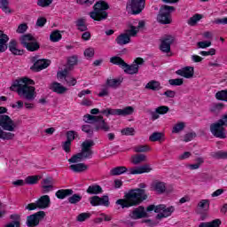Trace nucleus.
<instances>
[{"mask_svg": "<svg viewBox=\"0 0 227 227\" xmlns=\"http://www.w3.org/2000/svg\"><path fill=\"white\" fill-rule=\"evenodd\" d=\"M148 200L146 192L141 188L131 189L124 193V199H119L116 205H121V208H130V207H137L143 201Z\"/></svg>", "mask_w": 227, "mask_h": 227, "instance_id": "f257e3e1", "label": "nucleus"}, {"mask_svg": "<svg viewBox=\"0 0 227 227\" xmlns=\"http://www.w3.org/2000/svg\"><path fill=\"white\" fill-rule=\"evenodd\" d=\"M27 77L21 78L13 82L10 87L11 91H17L19 97L33 102L36 98V89L34 86L26 84Z\"/></svg>", "mask_w": 227, "mask_h": 227, "instance_id": "f03ea898", "label": "nucleus"}, {"mask_svg": "<svg viewBox=\"0 0 227 227\" xmlns=\"http://www.w3.org/2000/svg\"><path fill=\"white\" fill-rule=\"evenodd\" d=\"M95 146V142L91 139L85 140L82 143V151L74 155H73L68 162L70 164H77V162H82L86 159H91L93 157V150L91 147Z\"/></svg>", "mask_w": 227, "mask_h": 227, "instance_id": "7ed1b4c3", "label": "nucleus"}, {"mask_svg": "<svg viewBox=\"0 0 227 227\" xmlns=\"http://www.w3.org/2000/svg\"><path fill=\"white\" fill-rule=\"evenodd\" d=\"M109 8V4L104 0H99L96 2L93 6V11L90 12V17L93 20L100 22L101 20H106L108 17L107 9Z\"/></svg>", "mask_w": 227, "mask_h": 227, "instance_id": "20e7f679", "label": "nucleus"}, {"mask_svg": "<svg viewBox=\"0 0 227 227\" xmlns=\"http://www.w3.org/2000/svg\"><path fill=\"white\" fill-rule=\"evenodd\" d=\"M83 121H85V123H90L91 125L95 124L94 129L96 132H98V130L109 132V130H111V127L106 122L104 117L101 115L97 116L87 114L83 116Z\"/></svg>", "mask_w": 227, "mask_h": 227, "instance_id": "39448f33", "label": "nucleus"}, {"mask_svg": "<svg viewBox=\"0 0 227 227\" xmlns=\"http://www.w3.org/2000/svg\"><path fill=\"white\" fill-rule=\"evenodd\" d=\"M8 108L0 106V127L3 130H7L8 132H15L17 129V124L12 120V117L7 115Z\"/></svg>", "mask_w": 227, "mask_h": 227, "instance_id": "423d86ee", "label": "nucleus"}, {"mask_svg": "<svg viewBox=\"0 0 227 227\" xmlns=\"http://www.w3.org/2000/svg\"><path fill=\"white\" fill-rule=\"evenodd\" d=\"M33 35H31L30 34L23 35L20 38L21 45L30 52H35V51H38V49H40V44H38V43L36 42H33Z\"/></svg>", "mask_w": 227, "mask_h": 227, "instance_id": "0eeeda50", "label": "nucleus"}, {"mask_svg": "<svg viewBox=\"0 0 227 227\" xmlns=\"http://www.w3.org/2000/svg\"><path fill=\"white\" fill-rule=\"evenodd\" d=\"M157 22L160 24H171V6L161 5L157 15Z\"/></svg>", "mask_w": 227, "mask_h": 227, "instance_id": "6e6552de", "label": "nucleus"}, {"mask_svg": "<svg viewBox=\"0 0 227 227\" xmlns=\"http://www.w3.org/2000/svg\"><path fill=\"white\" fill-rule=\"evenodd\" d=\"M146 6V0H129L126 8L131 11L132 15H139Z\"/></svg>", "mask_w": 227, "mask_h": 227, "instance_id": "1a4fd4ad", "label": "nucleus"}, {"mask_svg": "<svg viewBox=\"0 0 227 227\" xmlns=\"http://www.w3.org/2000/svg\"><path fill=\"white\" fill-rule=\"evenodd\" d=\"M153 211L156 214H158L156 215V219H162V217H168V215H169V212H171V208L168 207V209H166V206L162 204L158 206L150 205L147 207L146 212H153Z\"/></svg>", "mask_w": 227, "mask_h": 227, "instance_id": "9d476101", "label": "nucleus"}, {"mask_svg": "<svg viewBox=\"0 0 227 227\" xmlns=\"http://www.w3.org/2000/svg\"><path fill=\"white\" fill-rule=\"evenodd\" d=\"M210 132L215 137H218L219 139H226V129L219 121L210 125Z\"/></svg>", "mask_w": 227, "mask_h": 227, "instance_id": "9b49d317", "label": "nucleus"}, {"mask_svg": "<svg viewBox=\"0 0 227 227\" xmlns=\"http://www.w3.org/2000/svg\"><path fill=\"white\" fill-rule=\"evenodd\" d=\"M145 63V59L141 58H137L133 64L129 65L125 62L122 70H124L125 74H129V75H134V74H137L139 72V65H143Z\"/></svg>", "mask_w": 227, "mask_h": 227, "instance_id": "f8f14e48", "label": "nucleus"}, {"mask_svg": "<svg viewBox=\"0 0 227 227\" xmlns=\"http://www.w3.org/2000/svg\"><path fill=\"white\" fill-rule=\"evenodd\" d=\"M44 217H45V213L43 211L36 212L27 217L26 224L28 227L38 226V224H40V221H43Z\"/></svg>", "mask_w": 227, "mask_h": 227, "instance_id": "ddd939ff", "label": "nucleus"}, {"mask_svg": "<svg viewBox=\"0 0 227 227\" xmlns=\"http://www.w3.org/2000/svg\"><path fill=\"white\" fill-rule=\"evenodd\" d=\"M90 203L92 207H109V196L104 195L103 197H98L97 195L90 198Z\"/></svg>", "mask_w": 227, "mask_h": 227, "instance_id": "4468645a", "label": "nucleus"}, {"mask_svg": "<svg viewBox=\"0 0 227 227\" xmlns=\"http://www.w3.org/2000/svg\"><path fill=\"white\" fill-rule=\"evenodd\" d=\"M134 113V107L126 106L123 109H112L109 108L108 114L110 116H129Z\"/></svg>", "mask_w": 227, "mask_h": 227, "instance_id": "2eb2a0df", "label": "nucleus"}, {"mask_svg": "<svg viewBox=\"0 0 227 227\" xmlns=\"http://www.w3.org/2000/svg\"><path fill=\"white\" fill-rule=\"evenodd\" d=\"M148 211L145 209V207L139 206L138 207H136L130 214L129 217L131 219H145V217H148Z\"/></svg>", "mask_w": 227, "mask_h": 227, "instance_id": "dca6fc26", "label": "nucleus"}, {"mask_svg": "<svg viewBox=\"0 0 227 227\" xmlns=\"http://www.w3.org/2000/svg\"><path fill=\"white\" fill-rule=\"evenodd\" d=\"M176 75L184 77V79H192L194 77V67H184L177 71H176Z\"/></svg>", "mask_w": 227, "mask_h": 227, "instance_id": "f3484780", "label": "nucleus"}, {"mask_svg": "<svg viewBox=\"0 0 227 227\" xmlns=\"http://www.w3.org/2000/svg\"><path fill=\"white\" fill-rule=\"evenodd\" d=\"M51 65V60L49 59H38L34 65L31 67V70L34 72H40L41 70H44Z\"/></svg>", "mask_w": 227, "mask_h": 227, "instance_id": "a211bd4d", "label": "nucleus"}, {"mask_svg": "<svg viewBox=\"0 0 227 227\" xmlns=\"http://www.w3.org/2000/svg\"><path fill=\"white\" fill-rule=\"evenodd\" d=\"M152 167L148 164L137 167L135 168H129V175H143V173H150L152 171Z\"/></svg>", "mask_w": 227, "mask_h": 227, "instance_id": "6ab92c4d", "label": "nucleus"}, {"mask_svg": "<svg viewBox=\"0 0 227 227\" xmlns=\"http://www.w3.org/2000/svg\"><path fill=\"white\" fill-rule=\"evenodd\" d=\"M160 51L166 54H168V52H171V35H166L161 39Z\"/></svg>", "mask_w": 227, "mask_h": 227, "instance_id": "aec40b11", "label": "nucleus"}, {"mask_svg": "<svg viewBox=\"0 0 227 227\" xmlns=\"http://www.w3.org/2000/svg\"><path fill=\"white\" fill-rule=\"evenodd\" d=\"M35 202L37 203V208H49L51 207V197L49 195H43Z\"/></svg>", "mask_w": 227, "mask_h": 227, "instance_id": "412c9836", "label": "nucleus"}, {"mask_svg": "<svg viewBox=\"0 0 227 227\" xmlns=\"http://www.w3.org/2000/svg\"><path fill=\"white\" fill-rule=\"evenodd\" d=\"M50 90H52L54 93H58V95H64V93H67L68 91V89L61 83L58 82H54L51 84Z\"/></svg>", "mask_w": 227, "mask_h": 227, "instance_id": "4be33fe9", "label": "nucleus"}, {"mask_svg": "<svg viewBox=\"0 0 227 227\" xmlns=\"http://www.w3.org/2000/svg\"><path fill=\"white\" fill-rule=\"evenodd\" d=\"M7 49L13 54L14 56H22L24 54V50L17 49V41L15 39H12L7 45Z\"/></svg>", "mask_w": 227, "mask_h": 227, "instance_id": "5701e85b", "label": "nucleus"}, {"mask_svg": "<svg viewBox=\"0 0 227 227\" xmlns=\"http://www.w3.org/2000/svg\"><path fill=\"white\" fill-rule=\"evenodd\" d=\"M121 82H123V77L107 79L106 84L107 88H113V90H117V88H120L121 86Z\"/></svg>", "mask_w": 227, "mask_h": 227, "instance_id": "b1692460", "label": "nucleus"}, {"mask_svg": "<svg viewBox=\"0 0 227 227\" xmlns=\"http://www.w3.org/2000/svg\"><path fill=\"white\" fill-rule=\"evenodd\" d=\"M8 40H10V37L3 30H0V53L5 52L8 49Z\"/></svg>", "mask_w": 227, "mask_h": 227, "instance_id": "393cba45", "label": "nucleus"}, {"mask_svg": "<svg viewBox=\"0 0 227 227\" xmlns=\"http://www.w3.org/2000/svg\"><path fill=\"white\" fill-rule=\"evenodd\" d=\"M71 171L74 173H84V171L88 170V165L84 163H76L69 166Z\"/></svg>", "mask_w": 227, "mask_h": 227, "instance_id": "a878e982", "label": "nucleus"}, {"mask_svg": "<svg viewBox=\"0 0 227 227\" xmlns=\"http://www.w3.org/2000/svg\"><path fill=\"white\" fill-rule=\"evenodd\" d=\"M74 194V190L72 189H66V190H59L56 192L55 196L59 200H65V198H67V196H72Z\"/></svg>", "mask_w": 227, "mask_h": 227, "instance_id": "bb28decb", "label": "nucleus"}, {"mask_svg": "<svg viewBox=\"0 0 227 227\" xmlns=\"http://www.w3.org/2000/svg\"><path fill=\"white\" fill-rule=\"evenodd\" d=\"M86 192L88 194H102L104 190L102 189V186L98 184H92L88 187Z\"/></svg>", "mask_w": 227, "mask_h": 227, "instance_id": "cd10ccee", "label": "nucleus"}, {"mask_svg": "<svg viewBox=\"0 0 227 227\" xmlns=\"http://www.w3.org/2000/svg\"><path fill=\"white\" fill-rule=\"evenodd\" d=\"M74 24L78 31H81L82 33L84 31H88V25H86V19L80 18L76 21H74Z\"/></svg>", "mask_w": 227, "mask_h": 227, "instance_id": "c85d7f7f", "label": "nucleus"}, {"mask_svg": "<svg viewBox=\"0 0 227 227\" xmlns=\"http://www.w3.org/2000/svg\"><path fill=\"white\" fill-rule=\"evenodd\" d=\"M129 169L126 167L120 166V167H115L111 169L110 175L111 176H118L120 175H123V173H127Z\"/></svg>", "mask_w": 227, "mask_h": 227, "instance_id": "c756f323", "label": "nucleus"}, {"mask_svg": "<svg viewBox=\"0 0 227 227\" xmlns=\"http://www.w3.org/2000/svg\"><path fill=\"white\" fill-rule=\"evenodd\" d=\"M141 162H146V156L143 153L131 156V163L135 166L141 164Z\"/></svg>", "mask_w": 227, "mask_h": 227, "instance_id": "7c9ffc66", "label": "nucleus"}, {"mask_svg": "<svg viewBox=\"0 0 227 227\" xmlns=\"http://www.w3.org/2000/svg\"><path fill=\"white\" fill-rule=\"evenodd\" d=\"M118 45H127V43H130V38L127 34H121L115 39Z\"/></svg>", "mask_w": 227, "mask_h": 227, "instance_id": "2f4dec72", "label": "nucleus"}, {"mask_svg": "<svg viewBox=\"0 0 227 227\" xmlns=\"http://www.w3.org/2000/svg\"><path fill=\"white\" fill-rule=\"evenodd\" d=\"M153 187L158 194H162L166 192V184L164 182L157 181L153 184Z\"/></svg>", "mask_w": 227, "mask_h": 227, "instance_id": "473e14b6", "label": "nucleus"}, {"mask_svg": "<svg viewBox=\"0 0 227 227\" xmlns=\"http://www.w3.org/2000/svg\"><path fill=\"white\" fill-rule=\"evenodd\" d=\"M82 130L85 134H87V137H93V132L95 131V128L90 124H85L82 126Z\"/></svg>", "mask_w": 227, "mask_h": 227, "instance_id": "72a5a7b5", "label": "nucleus"}, {"mask_svg": "<svg viewBox=\"0 0 227 227\" xmlns=\"http://www.w3.org/2000/svg\"><path fill=\"white\" fill-rule=\"evenodd\" d=\"M221 226V220L215 219L212 222L200 223L199 227H219Z\"/></svg>", "mask_w": 227, "mask_h": 227, "instance_id": "f704fd0d", "label": "nucleus"}, {"mask_svg": "<svg viewBox=\"0 0 227 227\" xmlns=\"http://www.w3.org/2000/svg\"><path fill=\"white\" fill-rule=\"evenodd\" d=\"M40 178H42L40 176H28L25 178V184L27 185H35L38 184Z\"/></svg>", "mask_w": 227, "mask_h": 227, "instance_id": "c9c22d12", "label": "nucleus"}, {"mask_svg": "<svg viewBox=\"0 0 227 227\" xmlns=\"http://www.w3.org/2000/svg\"><path fill=\"white\" fill-rule=\"evenodd\" d=\"M147 90H153V91H159L160 90V83L157 81H151L146 85Z\"/></svg>", "mask_w": 227, "mask_h": 227, "instance_id": "e433bc0d", "label": "nucleus"}, {"mask_svg": "<svg viewBox=\"0 0 227 227\" xmlns=\"http://www.w3.org/2000/svg\"><path fill=\"white\" fill-rule=\"evenodd\" d=\"M0 8L4 13H12V9H10V2L8 0H0Z\"/></svg>", "mask_w": 227, "mask_h": 227, "instance_id": "4c0bfd02", "label": "nucleus"}, {"mask_svg": "<svg viewBox=\"0 0 227 227\" xmlns=\"http://www.w3.org/2000/svg\"><path fill=\"white\" fill-rule=\"evenodd\" d=\"M110 63H113V65H118L121 68L125 67V60H123V59L118 56H114L110 58Z\"/></svg>", "mask_w": 227, "mask_h": 227, "instance_id": "58836bf2", "label": "nucleus"}, {"mask_svg": "<svg viewBox=\"0 0 227 227\" xmlns=\"http://www.w3.org/2000/svg\"><path fill=\"white\" fill-rule=\"evenodd\" d=\"M185 129V122H177L172 128L173 134H180Z\"/></svg>", "mask_w": 227, "mask_h": 227, "instance_id": "ea45409f", "label": "nucleus"}, {"mask_svg": "<svg viewBox=\"0 0 227 227\" xmlns=\"http://www.w3.org/2000/svg\"><path fill=\"white\" fill-rule=\"evenodd\" d=\"M134 152L136 153H145L146 152H150V150H152V148H150V146L144 145H137L134 147Z\"/></svg>", "mask_w": 227, "mask_h": 227, "instance_id": "a19ab883", "label": "nucleus"}, {"mask_svg": "<svg viewBox=\"0 0 227 227\" xmlns=\"http://www.w3.org/2000/svg\"><path fill=\"white\" fill-rule=\"evenodd\" d=\"M200 19H203V15H201V14L193 15L192 17H191L188 20L189 26H196V24H198V22H200Z\"/></svg>", "mask_w": 227, "mask_h": 227, "instance_id": "79ce46f5", "label": "nucleus"}, {"mask_svg": "<svg viewBox=\"0 0 227 227\" xmlns=\"http://www.w3.org/2000/svg\"><path fill=\"white\" fill-rule=\"evenodd\" d=\"M81 200H82V196H81L79 194H73L71 197H69L67 199V201L71 205H77V203H79L81 201Z\"/></svg>", "mask_w": 227, "mask_h": 227, "instance_id": "37998d69", "label": "nucleus"}, {"mask_svg": "<svg viewBox=\"0 0 227 227\" xmlns=\"http://www.w3.org/2000/svg\"><path fill=\"white\" fill-rule=\"evenodd\" d=\"M137 33H139V30L137 29V27L130 25L129 29L125 30V35L127 36H137Z\"/></svg>", "mask_w": 227, "mask_h": 227, "instance_id": "c03bdc74", "label": "nucleus"}, {"mask_svg": "<svg viewBox=\"0 0 227 227\" xmlns=\"http://www.w3.org/2000/svg\"><path fill=\"white\" fill-rule=\"evenodd\" d=\"M216 100H222L223 102H227V90H220L215 93Z\"/></svg>", "mask_w": 227, "mask_h": 227, "instance_id": "a18cd8bd", "label": "nucleus"}, {"mask_svg": "<svg viewBox=\"0 0 227 227\" xmlns=\"http://www.w3.org/2000/svg\"><path fill=\"white\" fill-rule=\"evenodd\" d=\"M62 35L59 33V30H55L53 32H51V34L50 35V40L51 42H59V40H61Z\"/></svg>", "mask_w": 227, "mask_h": 227, "instance_id": "49530a36", "label": "nucleus"}, {"mask_svg": "<svg viewBox=\"0 0 227 227\" xmlns=\"http://www.w3.org/2000/svg\"><path fill=\"white\" fill-rule=\"evenodd\" d=\"M197 134L196 132L194 131H191V132H188L186 133L184 136V139L183 141L184 143H189L190 141H192V139H195V137H197Z\"/></svg>", "mask_w": 227, "mask_h": 227, "instance_id": "de8ad7c7", "label": "nucleus"}, {"mask_svg": "<svg viewBox=\"0 0 227 227\" xmlns=\"http://www.w3.org/2000/svg\"><path fill=\"white\" fill-rule=\"evenodd\" d=\"M162 139V133L161 132H153L149 137V141H152L153 143H155L157 141H160Z\"/></svg>", "mask_w": 227, "mask_h": 227, "instance_id": "09e8293b", "label": "nucleus"}, {"mask_svg": "<svg viewBox=\"0 0 227 227\" xmlns=\"http://www.w3.org/2000/svg\"><path fill=\"white\" fill-rule=\"evenodd\" d=\"M90 217H91V214H90V213H82V214L77 215L76 221L78 223H84V221L90 219Z\"/></svg>", "mask_w": 227, "mask_h": 227, "instance_id": "8fccbe9b", "label": "nucleus"}, {"mask_svg": "<svg viewBox=\"0 0 227 227\" xmlns=\"http://www.w3.org/2000/svg\"><path fill=\"white\" fill-rule=\"evenodd\" d=\"M66 136H67V141H69L70 143H72L74 139H75V137H79V134H77V132H75L74 130H70L67 132Z\"/></svg>", "mask_w": 227, "mask_h": 227, "instance_id": "3c124183", "label": "nucleus"}, {"mask_svg": "<svg viewBox=\"0 0 227 227\" xmlns=\"http://www.w3.org/2000/svg\"><path fill=\"white\" fill-rule=\"evenodd\" d=\"M211 157H213V159H227V153L218 151L216 153H212Z\"/></svg>", "mask_w": 227, "mask_h": 227, "instance_id": "603ef678", "label": "nucleus"}, {"mask_svg": "<svg viewBox=\"0 0 227 227\" xmlns=\"http://www.w3.org/2000/svg\"><path fill=\"white\" fill-rule=\"evenodd\" d=\"M198 208H201L205 210V208H210V200H202L198 203Z\"/></svg>", "mask_w": 227, "mask_h": 227, "instance_id": "864d4df0", "label": "nucleus"}, {"mask_svg": "<svg viewBox=\"0 0 227 227\" xmlns=\"http://www.w3.org/2000/svg\"><path fill=\"white\" fill-rule=\"evenodd\" d=\"M224 107L223 103L213 104L210 107L211 113H219Z\"/></svg>", "mask_w": 227, "mask_h": 227, "instance_id": "5fc2aeb1", "label": "nucleus"}, {"mask_svg": "<svg viewBox=\"0 0 227 227\" xmlns=\"http://www.w3.org/2000/svg\"><path fill=\"white\" fill-rule=\"evenodd\" d=\"M13 137H15V134L3 130L1 139H4V141H10L13 139Z\"/></svg>", "mask_w": 227, "mask_h": 227, "instance_id": "6e6d98bb", "label": "nucleus"}, {"mask_svg": "<svg viewBox=\"0 0 227 227\" xmlns=\"http://www.w3.org/2000/svg\"><path fill=\"white\" fill-rule=\"evenodd\" d=\"M212 45V42L210 41H200L197 43L198 49H207Z\"/></svg>", "mask_w": 227, "mask_h": 227, "instance_id": "4d7b16f0", "label": "nucleus"}, {"mask_svg": "<svg viewBox=\"0 0 227 227\" xmlns=\"http://www.w3.org/2000/svg\"><path fill=\"white\" fill-rule=\"evenodd\" d=\"M42 185L46 186V187L47 186L54 187V179H52V177H51V176L46 177V178L43 179Z\"/></svg>", "mask_w": 227, "mask_h": 227, "instance_id": "13d9d810", "label": "nucleus"}, {"mask_svg": "<svg viewBox=\"0 0 227 227\" xmlns=\"http://www.w3.org/2000/svg\"><path fill=\"white\" fill-rule=\"evenodd\" d=\"M136 130L134 129V128H126L121 129V133L122 134V136H134Z\"/></svg>", "mask_w": 227, "mask_h": 227, "instance_id": "bf43d9fd", "label": "nucleus"}, {"mask_svg": "<svg viewBox=\"0 0 227 227\" xmlns=\"http://www.w3.org/2000/svg\"><path fill=\"white\" fill-rule=\"evenodd\" d=\"M67 65L69 66V70H71V67H75L77 65V56H72L67 59Z\"/></svg>", "mask_w": 227, "mask_h": 227, "instance_id": "052dcab7", "label": "nucleus"}, {"mask_svg": "<svg viewBox=\"0 0 227 227\" xmlns=\"http://www.w3.org/2000/svg\"><path fill=\"white\" fill-rule=\"evenodd\" d=\"M71 146H72V142H70L68 140L62 142V148H63L64 152H66L67 153H70Z\"/></svg>", "mask_w": 227, "mask_h": 227, "instance_id": "680f3d73", "label": "nucleus"}, {"mask_svg": "<svg viewBox=\"0 0 227 227\" xmlns=\"http://www.w3.org/2000/svg\"><path fill=\"white\" fill-rule=\"evenodd\" d=\"M213 24H216L218 26H226L227 24V17L222 18V19H215V20L212 21Z\"/></svg>", "mask_w": 227, "mask_h": 227, "instance_id": "e2e57ef3", "label": "nucleus"}, {"mask_svg": "<svg viewBox=\"0 0 227 227\" xmlns=\"http://www.w3.org/2000/svg\"><path fill=\"white\" fill-rule=\"evenodd\" d=\"M52 4V0H38V6H42V8H45L47 6H51Z\"/></svg>", "mask_w": 227, "mask_h": 227, "instance_id": "0e129e2a", "label": "nucleus"}, {"mask_svg": "<svg viewBox=\"0 0 227 227\" xmlns=\"http://www.w3.org/2000/svg\"><path fill=\"white\" fill-rule=\"evenodd\" d=\"M66 82L68 86H75L77 84V80L72 76L66 77Z\"/></svg>", "mask_w": 227, "mask_h": 227, "instance_id": "69168bd1", "label": "nucleus"}, {"mask_svg": "<svg viewBox=\"0 0 227 227\" xmlns=\"http://www.w3.org/2000/svg\"><path fill=\"white\" fill-rule=\"evenodd\" d=\"M76 3L84 6H91L95 3V0H76Z\"/></svg>", "mask_w": 227, "mask_h": 227, "instance_id": "338daca9", "label": "nucleus"}, {"mask_svg": "<svg viewBox=\"0 0 227 227\" xmlns=\"http://www.w3.org/2000/svg\"><path fill=\"white\" fill-rule=\"evenodd\" d=\"M159 114H166V113H168L169 107L166 106H161L156 108Z\"/></svg>", "mask_w": 227, "mask_h": 227, "instance_id": "774afa93", "label": "nucleus"}]
</instances>
